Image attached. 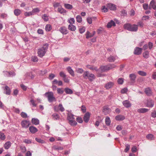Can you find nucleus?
<instances>
[{"label": "nucleus", "mask_w": 156, "mask_h": 156, "mask_svg": "<svg viewBox=\"0 0 156 156\" xmlns=\"http://www.w3.org/2000/svg\"><path fill=\"white\" fill-rule=\"evenodd\" d=\"M30 102L33 106L36 107L37 106V104L35 103V101L33 99H31Z\"/></svg>", "instance_id": "obj_57"}, {"label": "nucleus", "mask_w": 156, "mask_h": 156, "mask_svg": "<svg viewBox=\"0 0 156 156\" xmlns=\"http://www.w3.org/2000/svg\"><path fill=\"white\" fill-rule=\"evenodd\" d=\"M151 115L153 118H156V111L154 110L151 113Z\"/></svg>", "instance_id": "obj_55"}, {"label": "nucleus", "mask_w": 156, "mask_h": 156, "mask_svg": "<svg viewBox=\"0 0 156 156\" xmlns=\"http://www.w3.org/2000/svg\"><path fill=\"white\" fill-rule=\"evenodd\" d=\"M142 48L136 47L134 49V54L135 55H139L141 53Z\"/></svg>", "instance_id": "obj_12"}, {"label": "nucleus", "mask_w": 156, "mask_h": 156, "mask_svg": "<svg viewBox=\"0 0 156 156\" xmlns=\"http://www.w3.org/2000/svg\"><path fill=\"white\" fill-rule=\"evenodd\" d=\"M31 122L34 124L37 125L39 124V121L37 118H33L31 120Z\"/></svg>", "instance_id": "obj_23"}, {"label": "nucleus", "mask_w": 156, "mask_h": 156, "mask_svg": "<svg viewBox=\"0 0 156 156\" xmlns=\"http://www.w3.org/2000/svg\"><path fill=\"white\" fill-rule=\"evenodd\" d=\"M114 85L113 82H109L106 83L105 86V88L107 89H108L111 88Z\"/></svg>", "instance_id": "obj_14"}, {"label": "nucleus", "mask_w": 156, "mask_h": 156, "mask_svg": "<svg viewBox=\"0 0 156 156\" xmlns=\"http://www.w3.org/2000/svg\"><path fill=\"white\" fill-rule=\"evenodd\" d=\"M48 46L47 44H45L41 48L38 49L37 54L39 57L42 58L45 55L48 49Z\"/></svg>", "instance_id": "obj_1"}, {"label": "nucleus", "mask_w": 156, "mask_h": 156, "mask_svg": "<svg viewBox=\"0 0 156 156\" xmlns=\"http://www.w3.org/2000/svg\"><path fill=\"white\" fill-rule=\"evenodd\" d=\"M22 13V11L19 9H15L14 11V13L16 16H18L20 15Z\"/></svg>", "instance_id": "obj_26"}, {"label": "nucleus", "mask_w": 156, "mask_h": 156, "mask_svg": "<svg viewBox=\"0 0 156 156\" xmlns=\"http://www.w3.org/2000/svg\"><path fill=\"white\" fill-rule=\"evenodd\" d=\"M76 21L79 23H80L82 21V18L80 15H78L76 17Z\"/></svg>", "instance_id": "obj_43"}, {"label": "nucleus", "mask_w": 156, "mask_h": 156, "mask_svg": "<svg viewBox=\"0 0 156 156\" xmlns=\"http://www.w3.org/2000/svg\"><path fill=\"white\" fill-rule=\"evenodd\" d=\"M105 122L107 126H109L111 123V120L110 118L108 117H106L105 119Z\"/></svg>", "instance_id": "obj_36"}, {"label": "nucleus", "mask_w": 156, "mask_h": 156, "mask_svg": "<svg viewBox=\"0 0 156 156\" xmlns=\"http://www.w3.org/2000/svg\"><path fill=\"white\" fill-rule=\"evenodd\" d=\"M69 121L70 124L72 126H76L77 124V123L74 119L69 120Z\"/></svg>", "instance_id": "obj_35"}, {"label": "nucleus", "mask_w": 156, "mask_h": 156, "mask_svg": "<svg viewBox=\"0 0 156 156\" xmlns=\"http://www.w3.org/2000/svg\"><path fill=\"white\" fill-rule=\"evenodd\" d=\"M23 142L27 144H30L32 142L31 140L28 139H25L24 140Z\"/></svg>", "instance_id": "obj_52"}, {"label": "nucleus", "mask_w": 156, "mask_h": 156, "mask_svg": "<svg viewBox=\"0 0 156 156\" xmlns=\"http://www.w3.org/2000/svg\"><path fill=\"white\" fill-rule=\"evenodd\" d=\"M55 76V75L53 73L50 74L49 75L48 78L50 80H52Z\"/></svg>", "instance_id": "obj_56"}, {"label": "nucleus", "mask_w": 156, "mask_h": 156, "mask_svg": "<svg viewBox=\"0 0 156 156\" xmlns=\"http://www.w3.org/2000/svg\"><path fill=\"white\" fill-rule=\"evenodd\" d=\"M58 11L61 14L64 13L66 12V10L62 7H58Z\"/></svg>", "instance_id": "obj_41"}, {"label": "nucleus", "mask_w": 156, "mask_h": 156, "mask_svg": "<svg viewBox=\"0 0 156 156\" xmlns=\"http://www.w3.org/2000/svg\"><path fill=\"white\" fill-rule=\"evenodd\" d=\"M45 95L48 98V101L49 102H52L56 101V99L54 96V94L52 92H46L45 94Z\"/></svg>", "instance_id": "obj_4"}, {"label": "nucleus", "mask_w": 156, "mask_h": 156, "mask_svg": "<svg viewBox=\"0 0 156 156\" xmlns=\"http://www.w3.org/2000/svg\"><path fill=\"white\" fill-rule=\"evenodd\" d=\"M68 72L72 76L74 77L75 76L74 72L70 67L69 66L66 68Z\"/></svg>", "instance_id": "obj_19"}, {"label": "nucleus", "mask_w": 156, "mask_h": 156, "mask_svg": "<svg viewBox=\"0 0 156 156\" xmlns=\"http://www.w3.org/2000/svg\"><path fill=\"white\" fill-rule=\"evenodd\" d=\"M83 76L84 79H87L88 78L91 81H92L95 78V77L94 74L90 73L88 71L84 72Z\"/></svg>", "instance_id": "obj_3"}, {"label": "nucleus", "mask_w": 156, "mask_h": 156, "mask_svg": "<svg viewBox=\"0 0 156 156\" xmlns=\"http://www.w3.org/2000/svg\"><path fill=\"white\" fill-rule=\"evenodd\" d=\"M67 119L68 120L71 119H75V116L72 114L69 113L68 114Z\"/></svg>", "instance_id": "obj_31"}, {"label": "nucleus", "mask_w": 156, "mask_h": 156, "mask_svg": "<svg viewBox=\"0 0 156 156\" xmlns=\"http://www.w3.org/2000/svg\"><path fill=\"white\" fill-rule=\"evenodd\" d=\"M59 31L63 34H66L68 33L67 28L65 27H60L59 29Z\"/></svg>", "instance_id": "obj_10"}, {"label": "nucleus", "mask_w": 156, "mask_h": 156, "mask_svg": "<svg viewBox=\"0 0 156 156\" xmlns=\"http://www.w3.org/2000/svg\"><path fill=\"white\" fill-rule=\"evenodd\" d=\"M5 139V136L3 133L0 132V139L4 140Z\"/></svg>", "instance_id": "obj_46"}, {"label": "nucleus", "mask_w": 156, "mask_h": 156, "mask_svg": "<svg viewBox=\"0 0 156 156\" xmlns=\"http://www.w3.org/2000/svg\"><path fill=\"white\" fill-rule=\"evenodd\" d=\"M20 115L21 117L24 118H26L27 117V115L25 112H22L21 113Z\"/></svg>", "instance_id": "obj_51"}, {"label": "nucleus", "mask_w": 156, "mask_h": 156, "mask_svg": "<svg viewBox=\"0 0 156 156\" xmlns=\"http://www.w3.org/2000/svg\"><path fill=\"white\" fill-rule=\"evenodd\" d=\"M35 140L37 142L41 144H43L44 143V141L41 139L36 138H35Z\"/></svg>", "instance_id": "obj_48"}, {"label": "nucleus", "mask_w": 156, "mask_h": 156, "mask_svg": "<svg viewBox=\"0 0 156 156\" xmlns=\"http://www.w3.org/2000/svg\"><path fill=\"white\" fill-rule=\"evenodd\" d=\"M129 77L130 78L131 81L133 83H134L136 78V75L134 73L130 74L129 75Z\"/></svg>", "instance_id": "obj_18"}, {"label": "nucleus", "mask_w": 156, "mask_h": 156, "mask_svg": "<svg viewBox=\"0 0 156 156\" xmlns=\"http://www.w3.org/2000/svg\"><path fill=\"white\" fill-rule=\"evenodd\" d=\"M143 57L145 58H147L149 56V52L148 51L144 52L143 54Z\"/></svg>", "instance_id": "obj_33"}, {"label": "nucleus", "mask_w": 156, "mask_h": 156, "mask_svg": "<svg viewBox=\"0 0 156 156\" xmlns=\"http://www.w3.org/2000/svg\"><path fill=\"white\" fill-rule=\"evenodd\" d=\"M33 15V13L31 12H27L24 13V15L26 16H29Z\"/></svg>", "instance_id": "obj_50"}, {"label": "nucleus", "mask_w": 156, "mask_h": 156, "mask_svg": "<svg viewBox=\"0 0 156 156\" xmlns=\"http://www.w3.org/2000/svg\"><path fill=\"white\" fill-rule=\"evenodd\" d=\"M85 27H83L82 28H80L79 29V31L80 33L82 34L85 32Z\"/></svg>", "instance_id": "obj_61"}, {"label": "nucleus", "mask_w": 156, "mask_h": 156, "mask_svg": "<svg viewBox=\"0 0 156 156\" xmlns=\"http://www.w3.org/2000/svg\"><path fill=\"white\" fill-rule=\"evenodd\" d=\"M64 91L67 94H72L73 93V90L69 88H66L64 89Z\"/></svg>", "instance_id": "obj_32"}, {"label": "nucleus", "mask_w": 156, "mask_h": 156, "mask_svg": "<svg viewBox=\"0 0 156 156\" xmlns=\"http://www.w3.org/2000/svg\"><path fill=\"white\" fill-rule=\"evenodd\" d=\"M64 92V90L62 88H58L57 89V92L59 94H62Z\"/></svg>", "instance_id": "obj_47"}, {"label": "nucleus", "mask_w": 156, "mask_h": 156, "mask_svg": "<svg viewBox=\"0 0 156 156\" xmlns=\"http://www.w3.org/2000/svg\"><path fill=\"white\" fill-rule=\"evenodd\" d=\"M106 6L107 8L111 10H115L116 9V5L111 3H108L107 4Z\"/></svg>", "instance_id": "obj_7"}, {"label": "nucleus", "mask_w": 156, "mask_h": 156, "mask_svg": "<svg viewBox=\"0 0 156 156\" xmlns=\"http://www.w3.org/2000/svg\"><path fill=\"white\" fill-rule=\"evenodd\" d=\"M117 82L118 84H122L123 82V80L122 78H120L118 79Z\"/></svg>", "instance_id": "obj_54"}, {"label": "nucleus", "mask_w": 156, "mask_h": 156, "mask_svg": "<svg viewBox=\"0 0 156 156\" xmlns=\"http://www.w3.org/2000/svg\"><path fill=\"white\" fill-rule=\"evenodd\" d=\"M42 18L44 21H47L48 20V18L47 15L45 14L42 16Z\"/></svg>", "instance_id": "obj_53"}, {"label": "nucleus", "mask_w": 156, "mask_h": 156, "mask_svg": "<svg viewBox=\"0 0 156 156\" xmlns=\"http://www.w3.org/2000/svg\"><path fill=\"white\" fill-rule=\"evenodd\" d=\"M52 118L54 120H59L60 119L59 115L56 113L53 114L52 115Z\"/></svg>", "instance_id": "obj_30"}, {"label": "nucleus", "mask_w": 156, "mask_h": 156, "mask_svg": "<svg viewBox=\"0 0 156 156\" xmlns=\"http://www.w3.org/2000/svg\"><path fill=\"white\" fill-rule=\"evenodd\" d=\"M64 6L65 8L67 9H71L73 8L72 5L69 4H65Z\"/></svg>", "instance_id": "obj_37"}, {"label": "nucleus", "mask_w": 156, "mask_h": 156, "mask_svg": "<svg viewBox=\"0 0 156 156\" xmlns=\"http://www.w3.org/2000/svg\"><path fill=\"white\" fill-rule=\"evenodd\" d=\"M68 29L72 31H74L76 30V27L75 26L73 25V24H70L69 25L68 27Z\"/></svg>", "instance_id": "obj_28"}, {"label": "nucleus", "mask_w": 156, "mask_h": 156, "mask_svg": "<svg viewBox=\"0 0 156 156\" xmlns=\"http://www.w3.org/2000/svg\"><path fill=\"white\" fill-rule=\"evenodd\" d=\"M115 119L117 121L122 120L125 119V117L122 115H118L115 116Z\"/></svg>", "instance_id": "obj_24"}, {"label": "nucleus", "mask_w": 156, "mask_h": 156, "mask_svg": "<svg viewBox=\"0 0 156 156\" xmlns=\"http://www.w3.org/2000/svg\"><path fill=\"white\" fill-rule=\"evenodd\" d=\"M148 46L149 49H151L153 46V44L151 42H149L148 43Z\"/></svg>", "instance_id": "obj_64"}, {"label": "nucleus", "mask_w": 156, "mask_h": 156, "mask_svg": "<svg viewBox=\"0 0 156 156\" xmlns=\"http://www.w3.org/2000/svg\"><path fill=\"white\" fill-rule=\"evenodd\" d=\"M150 6L152 7V8L154 9H156V2L154 0L151 1L150 3Z\"/></svg>", "instance_id": "obj_21"}, {"label": "nucleus", "mask_w": 156, "mask_h": 156, "mask_svg": "<svg viewBox=\"0 0 156 156\" xmlns=\"http://www.w3.org/2000/svg\"><path fill=\"white\" fill-rule=\"evenodd\" d=\"M68 22L70 24H73L74 23L75 20L74 18H70L68 19Z\"/></svg>", "instance_id": "obj_45"}, {"label": "nucleus", "mask_w": 156, "mask_h": 156, "mask_svg": "<svg viewBox=\"0 0 156 156\" xmlns=\"http://www.w3.org/2000/svg\"><path fill=\"white\" fill-rule=\"evenodd\" d=\"M11 143L10 141L6 142L4 145V147L6 149H8L11 146Z\"/></svg>", "instance_id": "obj_29"}, {"label": "nucleus", "mask_w": 156, "mask_h": 156, "mask_svg": "<svg viewBox=\"0 0 156 156\" xmlns=\"http://www.w3.org/2000/svg\"><path fill=\"white\" fill-rule=\"evenodd\" d=\"M123 106L126 108L130 107L131 106V104L130 102L128 100L123 101L122 102Z\"/></svg>", "instance_id": "obj_11"}, {"label": "nucleus", "mask_w": 156, "mask_h": 156, "mask_svg": "<svg viewBox=\"0 0 156 156\" xmlns=\"http://www.w3.org/2000/svg\"><path fill=\"white\" fill-rule=\"evenodd\" d=\"M52 29L51 26L50 24H47L45 26V30L47 31H50Z\"/></svg>", "instance_id": "obj_39"}, {"label": "nucleus", "mask_w": 156, "mask_h": 156, "mask_svg": "<svg viewBox=\"0 0 156 156\" xmlns=\"http://www.w3.org/2000/svg\"><path fill=\"white\" fill-rule=\"evenodd\" d=\"M95 31H94L92 34L89 35V34H90V33L89 31H87L86 33V38H88L90 37H92L95 34Z\"/></svg>", "instance_id": "obj_38"}, {"label": "nucleus", "mask_w": 156, "mask_h": 156, "mask_svg": "<svg viewBox=\"0 0 156 156\" xmlns=\"http://www.w3.org/2000/svg\"><path fill=\"white\" fill-rule=\"evenodd\" d=\"M37 32L39 34H44L43 31L41 29H38L37 30Z\"/></svg>", "instance_id": "obj_63"}, {"label": "nucleus", "mask_w": 156, "mask_h": 156, "mask_svg": "<svg viewBox=\"0 0 156 156\" xmlns=\"http://www.w3.org/2000/svg\"><path fill=\"white\" fill-rule=\"evenodd\" d=\"M102 11L104 12H107L108 10V9L105 6H104L102 7Z\"/></svg>", "instance_id": "obj_59"}, {"label": "nucleus", "mask_w": 156, "mask_h": 156, "mask_svg": "<svg viewBox=\"0 0 156 156\" xmlns=\"http://www.w3.org/2000/svg\"><path fill=\"white\" fill-rule=\"evenodd\" d=\"M154 101L151 99L148 100L146 104L147 106L151 108L153 107L154 105Z\"/></svg>", "instance_id": "obj_9"}, {"label": "nucleus", "mask_w": 156, "mask_h": 156, "mask_svg": "<svg viewBox=\"0 0 156 156\" xmlns=\"http://www.w3.org/2000/svg\"><path fill=\"white\" fill-rule=\"evenodd\" d=\"M32 60L34 62H37L38 61V59L36 56H32L31 57Z\"/></svg>", "instance_id": "obj_49"}, {"label": "nucleus", "mask_w": 156, "mask_h": 156, "mask_svg": "<svg viewBox=\"0 0 156 156\" xmlns=\"http://www.w3.org/2000/svg\"><path fill=\"white\" fill-rule=\"evenodd\" d=\"M115 25V24L114 21L111 20L110 22L108 23L107 26L108 28H110L112 26H114Z\"/></svg>", "instance_id": "obj_27"}, {"label": "nucleus", "mask_w": 156, "mask_h": 156, "mask_svg": "<svg viewBox=\"0 0 156 156\" xmlns=\"http://www.w3.org/2000/svg\"><path fill=\"white\" fill-rule=\"evenodd\" d=\"M90 114L89 112H87L84 115L83 120L85 122H87L90 119Z\"/></svg>", "instance_id": "obj_13"}, {"label": "nucleus", "mask_w": 156, "mask_h": 156, "mask_svg": "<svg viewBox=\"0 0 156 156\" xmlns=\"http://www.w3.org/2000/svg\"><path fill=\"white\" fill-rule=\"evenodd\" d=\"M124 28L127 30L136 32L138 30V25L135 24L131 25L129 23H126L124 25Z\"/></svg>", "instance_id": "obj_2"}, {"label": "nucleus", "mask_w": 156, "mask_h": 156, "mask_svg": "<svg viewBox=\"0 0 156 156\" xmlns=\"http://www.w3.org/2000/svg\"><path fill=\"white\" fill-rule=\"evenodd\" d=\"M59 75L60 76L62 77L63 78L66 77V75L62 72H61L59 73Z\"/></svg>", "instance_id": "obj_60"}, {"label": "nucleus", "mask_w": 156, "mask_h": 156, "mask_svg": "<svg viewBox=\"0 0 156 156\" xmlns=\"http://www.w3.org/2000/svg\"><path fill=\"white\" fill-rule=\"evenodd\" d=\"M5 73H8V76H13L15 75V73L14 72L5 71Z\"/></svg>", "instance_id": "obj_44"}, {"label": "nucleus", "mask_w": 156, "mask_h": 156, "mask_svg": "<svg viewBox=\"0 0 156 156\" xmlns=\"http://www.w3.org/2000/svg\"><path fill=\"white\" fill-rule=\"evenodd\" d=\"M54 109L55 111L56 112H58L59 110H60L62 112H63L65 110V109L62 104H59L58 107L55 106L54 107Z\"/></svg>", "instance_id": "obj_6"}, {"label": "nucleus", "mask_w": 156, "mask_h": 156, "mask_svg": "<svg viewBox=\"0 0 156 156\" xmlns=\"http://www.w3.org/2000/svg\"><path fill=\"white\" fill-rule=\"evenodd\" d=\"M4 93L7 95H10L11 93V90L9 87L7 86H6L4 89Z\"/></svg>", "instance_id": "obj_20"}, {"label": "nucleus", "mask_w": 156, "mask_h": 156, "mask_svg": "<svg viewBox=\"0 0 156 156\" xmlns=\"http://www.w3.org/2000/svg\"><path fill=\"white\" fill-rule=\"evenodd\" d=\"M145 92L148 96H151L152 94L151 89L149 87H147L145 89Z\"/></svg>", "instance_id": "obj_17"}, {"label": "nucleus", "mask_w": 156, "mask_h": 156, "mask_svg": "<svg viewBox=\"0 0 156 156\" xmlns=\"http://www.w3.org/2000/svg\"><path fill=\"white\" fill-rule=\"evenodd\" d=\"M112 68V67L109 66H101L99 70L103 72L108 70Z\"/></svg>", "instance_id": "obj_8"}, {"label": "nucleus", "mask_w": 156, "mask_h": 156, "mask_svg": "<svg viewBox=\"0 0 156 156\" xmlns=\"http://www.w3.org/2000/svg\"><path fill=\"white\" fill-rule=\"evenodd\" d=\"M21 149L22 150V152L24 153L26 151V149L25 146H21L20 147Z\"/></svg>", "instance_id": "obj_62"}, {"label": "nucleus", "mask_w": 156, "mask_h": 156, "mask_svg": "<svg viewBox=\"0 0 156 156\" xmlns=\"http://www.w3.org/2000/svg\"><path fill=\"white\" fill-rule=\"evenodd\" d=\"M117 58L118 57L116 56H110L108 58V61L109 62H114Z\"/></svg>", "instance_id": "obj_25"}, {"label": "nucleus", "mask_w": 156, "mask_h": 156, "mask_svg": "<svg viewBox=\"0 0 156 156\" xmlns=\"http://www.w3.org/2000/svg\"><path fill=\"white\" fill-rule=\"evenodd\" d=\"M146 138L149 140H154V136L152 134H149L147 135Z\"/></svg>", "instance_id": "obj_34"}, {"label": "nucleus", "mask_w": 156, "mask_h": 156, "mask_svg": "<svg viewBox=\"0 0 156 156\" xmlns=\"http://www.w3.org/2000/svg\"><path fill=\"white\" fill-rule=\"evenodd\" d=\"M138 73L139 75L143 76H145L147 75V73L145 72L142 71H138Z\"/></svg>", "instance_id": "obj_42"}, {"label": "nucleus", "mask_w": 156, "mask_h": 156, "mask_svg": "<svg viewBox=\"0 0 156 156\" xmlns=\"http://www.w3.org/2000/svg\"><path fill=\"white\" fill-rule=\"evenodd\" d=\"M30 132L32 133H34L37 132L38 129L35 127L33 126H30L29 128Z\"/></svg>", "instance_id": "obj_15"}, {"label": "nucleus", "mask_w": 156, "mask_h": 156, "mask_svg": "<svg viewBox=\"0 0 156 156\" xmlns=\"http://www.w3.org/2000/svg\"><path fill=\"white\" fill-rule=\"evenodd\" d=\"M111 111V109L108 106L104 107L103 109V112L105 115H106L109 113Z\"/></svg>", "instance_id": "obj_16"}, {"label": "nucleus", "mask_w": 156, "mask_h": 156, "mask_svg": "<svg viewBox=\"0 0 156 156\" xmlns=\"http://www.w3.org/2000/svg\"><path fill=\"white\" fill-rule=\"evenodd\" d=\"M130 148V146L127 144H126V148L125 149V151L126 152H127L129 150Z\"/></svg>", "instance_id": "obj_58"}, {"label": "nucleus", "mask_w": 156, "mask_h": 156, "mask_svg": "<svg viewBox=\"0 0 156 156\" xmlns=\"http://www.w3.org/2000/svg\"><path fill=\"white\" fill-rule=\"evenodd\" d=\"M76 71L78 73L82 74L84 72V70L82 68H76Z\"/></svg>", "instance_id": "obj_40"}, {"label": "nucleus", "mask_w": 156, "mask_h": 156, "mask_svg": "<svg viewBox=\"0 0 156 156\" xmlns=\"http://www.w3.org/2000/svg\"><path fill=\"white\" fill-rule=\"evenodd\" d=\"M149 109L146 108H140L138 109L137 111L139 113H144L147 112Z\"/></svg>", "instance_id": "obj_22"}, {"label": "nucleus", "mask_w": 156, "mask_h": 156, "mask_svg": "<svg viewBox=\"0 0 156 156\" xmlns=\"http://www.w3.org/2000/svg\"><path fill=\"white\" fill-rule=\"evenodd\" d=\"M21 125L22 127L27 128L30 125V123L29 121L24 120L21 122Z\"/></svg>", "instance_id": "obj_5"}]
</instances>
